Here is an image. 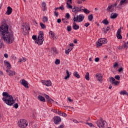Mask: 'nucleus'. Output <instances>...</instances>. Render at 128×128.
<instances>
[{"instance_id": "nucleus-51", "label": "nucleus", "mask_w": 128, "mask_h": 128, "mask_svg": "<svg viewBox=\"0 0 128 128\" xmlns=\"http://www.w3.org/2000/svg\"><path fill=\"white\" fill-rule=\"evenodd\" d=\"M94 60H95V62H100V58H95Z\"/></svg>"}, {"instance_id": "nucleus-35", "label": "nucleus", "mask_w": 128, "mask_h": 128, "mask_svg": "<svg viewBox=\"0 0 128 128\" xmlns=\"http://www.w3.org/2000/svg\"><path fill=\"white\" fill-rule=\"evenodd\" d=\"M66 8H72V6L68 2H66Z\"/></svg>"}, {"instance_id": "nucleus-55", "label": "nucleus", "mask_w": 128, "mask_h": 128, "mask_svg": "<svg viewBox=\"0 0 128 128\" xmlns=\"http://www.w3.org/2000/svg\"><path fill=\"white\" fill-rule=\"evenodd\" d=\"M90 24L89 22H87L86 24H84V26L86 27V28H88V26H90Z\"/></svg>"}, {"instance_id": "nucleus-62", "label": "nucleus", "mask_w": 128, "mask_h": 128, "mask_svg": "<svg viewBox=\"0 0 128 128\" xmlns=\"http://www.w3.org/2000/svg\"><path fill=\"white\" fill-rule=\"evenodd\" d=\"M44 96H45L46 98V100H48V98H50V96L47 95V94H44Z\"/></svg>"}, {"instance_id": "nucleus-31", "label": "nucleus", "mask_w": 128, "mask_h": 128, "mask_svg": "<svg viewBox=\"0 0 128 128\" xmlns=\"http://www.w3.org/2000/svg\"><path fill=\"white\" fill-rule=\"evenodd\" d=\"M2 48H4V42L2 40H0V50H2Z\"/></svg>"}, {"instance_id": "nucleus-64", "label": "nucleus", "mask_w": 128, "mask_h": 128, "mask_svg": "<svg viewBox=\"0 0 128 128\" xmlns=\"http://www.w3.org/2000/svg\"><path fill=\"white\" fill-rule=\"evenodd\" d=\"M9 62H8V60H4V64H7Z\"/></svg>"}, {"instance_id": "nucleus-48", "label": "nucleus", "mask_w": 128, "mask_h": 128, "mask_svg": "<svg viewBox=\"0 0 128 128\" xmlns=\"http://www.w3.org/2000/svg\"><path fill=\"white\" fill-rule=\"evenodd\" d=\"M110 6L112 8H114V6H118V3L116 2L114 4H111Z\"/></svg>"}, {"instance_id": "nucleus-30", "label": "nucleus", "mask_w": 128, "mask_h": 128, "mask_svg": "<svg viewBox=\"0 0 128 128\" xmlns=\"http://www.w3.org/2000/svg\"><path fill=\"white\" fill-rule=\"evenodd\" d=\"M128 48V46H126V43L125 42L124 44L122 45L121 48H119V50H122V48Z\"/></svg>"}, {"instance_id": "nucleus-10", "label": "nucleus", "mask_w": 128, "mask_h": 128, "mask_svg": "<svg viewBox=\"0 0 128 128\" xmlns=\"http://www.w3.org/2000/svg\"><path fill=\"white\" fill-rule=\"evenodd\" d=\"M42 84L46 86H52V82L50 80H42Z\"/></svg>"}, {"instance_id": "nucleus-52", "label": "nucleus", "mask_w": 128, "mask_h": 128, "mask_svg": "<svg viewBox=\"0 0 128 128\" xmlns=\"http://www.w3.org/2000/svg\"><path fill=\"white\" fill-rule=\"evenodd\" d=\"M110 30V26H107V28L106 29V32H108Z\"/></svg>"}, {"instance_id": "nucleus-45", "label": "nucleus", "mask_w": 128, "mask_h": 128, "mask_svg": "<svg viewBox=\"0 0 128 128\" xmlns=\"http://www.w3.org/2000/svg\"><path fill=\"white\" fill-rule=\"evenodd\" d=\"M6 66L8 68L9 70L12 68V66H10V62H8Z\"/></svg>"}, {"instance_id": "nucleus-27", "label": "nucleus", "mask_w": 128, "mask_h": 128, "mask_svg": "<svg viewBox=\"0 0 128 128\" xmlns=\"http://www.w3.org/2000/svg\"><path fill=\"white\" fill-rule=\"evenodd\" d=\"M85 78L86 80H90V73H88V72L86 73Z\"/></svg>"}, {"instance_id": "nucleus-28", "label": "nucleus", "mask_w": 128, "mask_h": 128, "mask_svg": "<svg viewBox=\"0 0 128 128\" xmlns=\"http://www.w3.org/2000/svg\"><path fill=\"white\" fill-rule=\"evenodd\" d=\"M88 20H90V22H92V20L94 19V16H92V14L88 16Z\"/></svg>"}, {"instance_id": "nucleus-34", "label": "nucleus", "mask_w": 128, "mask_h": 128, "mask_svg": "<svg viewBox=\"0 0 128 128\" xmlns=\"http://www.w3.org/2000/svg\"><path fill=\"white\" fill-rule=\"evenodd\" d=\"M40 26L42 29L46 28V26L42 22H40Z\"/></svg>"}, {"instance_id": "nucleus-43", "label": "nucleus", "mask_w": 128, "mask_h": 128, "mask_svg": "<svg viewBox=\"0 0 128 128\" xmlns=\"http://www.w3.org/2000/svg\"><path fill=\"white\" fill-rule=\"evenodd\" d=\"M86 124H88V126H90V128H92V126L94 127V124H92V123L87 122V123H86Z\"/></svg>"}, {"instance_id": "nucleus-56", "label": "nucleus", "mask_w": 128, "mask_h": 128, "mask_svg": "<svg viewBox=\"0 0 128 128\" xmlns=\"http://www.w3.org/2000/svg\"><path fill=\"white\" fill-rule=\"evenodd\" d=\"M57 22H58V24H60V22H62V20H60V18H58V19L57 20Z\"/></svg>"}, {"instance_id": "nucleus-49", "label": "nucleus", "mask_w": 128, "mask_h": 128, "mask_svg": "<svg viewBox=\"0 0 128 128\" xmlns=\"http://www.w3.org/2000/svg\"><path fill=\"white\" fill-rule=\"evenodd\" d=\"M124 70V68H120L119 69H118V72H122Z\"/></svg>"}, {"instance_id": "nucleus-22", "label": "nucleus", "mask_w": 128, "mask_h": 128, "mask_svg": "<svg viewBox=\"0 0 128 128\" xmlns=\"http://www.w3.org/2000/svg\"><path fill=\"white\" fill-rule=\"evenodd\" d=\"M66 76L64 77V80H67L70 78V72H68V70H66Z\"/></svg>"}, {"instance_id": "nucleus-58", "label": "nucleus", "mask_w": 128, "mask_h": 128, "mask_svg": "<svg viewBox=\"0 0 128 128\" xmlns=\"http://www.w3.org/2000/svg\"><path fill=\"white\" fill-rule=\"evenodd\" d=\"M64 124H60L58 127V128H64Z\"/></svg>"}, {"instance_id": "nucleus-50", "label": "nucleus", "mask_w": 128, "mask_h": 128, "mask_svg": "<svg viewBox=\"0 0 128 128\" xmlns=\"http://www.w3.org/2000/svg\"><path fill=\"white\" fill-rule=\"evenodd\" d=\"M102 31L103 32H104V34H106L107 33L106 30V28H102Z\"/></svg>"}, {"instance_id": "nucleus-54", "label": "nucleus", "mask_w": 128, "mask_h": 128, "mask_svg": "<svg viewBox=\"0 0 128 128\" xmlns=\"http://www.w3.org/2000/svg\"><path fill=\"white\" fill-rule=\"evenodd\" d=\"M59 10H64V6L62 5L60 7H59Z\"/></svg>"}, {"instance_id": "nucleus-9", "label": "nucleus", "mask_w": 128, "mask_h": 128, "mask_svg": "<svg viewBox=\"0 0 128 128\" xmlns=\"http://www.w3.org/2000/svg\"><path fill=\"white\" fill-rule=\"evenodd\" d=\"M54 122L56 124H60V122H62V119L60 118V117L58 116H55L54 118Z\"/></svg>"}, {"instance_id": "nucleus-39", "label": "nucleus", "mask_w": 128, "mask_h": 128, "mask_svg": "<svg viewBox=\"0 0 128 128\" xmlns=\"http://www.w3.org/2000/svg\"><path fill=\"white\" fill-rule=\"evenodd\" d=\"M67 30L68 32H72V26H67Z\"/></svg>"}, {"instance_id": "nucleus-6", "label": "nucleus", "mask_w": 128, "mask_h": 128, "mask_svg": "<svg viewBox=\"0 0 128 128\" xmlns=\"http://www.w3.org/2000/svg\"><path fill=\"white\" fill-rule=\"evenodd\" d=\"M108 43V40H106V38H100L99 39L98 41V42H96V46H102V44H107Z\"/></svg>"}, {"instance_id": "nucleus-37", "label": "nucleus", "mask_w": 128, "mask_h": 128, "mask_svg": "<svg viewBox=\"0 0 128 128\" xmlns=\"http://www.w3.org/2000/svg\"><path fill=\"white\" fill-rule=\"evenodd\" d=\"M72 12H78L76 10V6H74L73 8H72Z\"/></svg>"}, {"instance_id": "nucleus-21", "label": "nucleus", "mask_w": 128, "mask_h": 128, "mask_svg": "<svg viewBox=\"0 0 128 128\" xmlns=\"http://www.w3.org/2000/svg\"><path fill=\"white\" fill-rule=\"evenodd\" d=\"M60 10L59 7L56 8H54L55 12H54V14L55 16H56V18H58V12H56V10Z\"/></svg>"}, {"instance_id": "nucleus-2", "label": "nucleus", "mask_w": 128, "mask_h": 128, "mask_svg": "<svg viewBox=\"0 0 128 128\" xmlns=\"http://www.w3.org/2000/svg\"><path fill=\"white\" fill-rule=\"evenodd\" d=\"M2 96H4V98H2V100H3L4 104H6L7 106H12L16 102V100H14V98H12V96L9 95L8 92H3Z\"/></svg>"}, {"instance_id": "nucleus-14", "label": "nucleus", "mask_w": 128, "mask_h": 128, "mask_svg": "<svg viewBox=\"0 0 128 128\" xmlns=\"http://www.w3.org/2000/svg\"><path fill=\"white\" fill-rule=\"evenodd\" d=\"M12 12V8L10 6H8L7 8V11L6 12V14H8L10 16Z\"/></svg>"}, {"instance_id": "nucleus-25", "label": "nucleus", "mask_w": 128, "mask_h": 128, "mask_svg": "<svg viewBox=\"0 0 128 128\" xmlns=\"http://www.w3.org/2000/svg\"><path fill=\"white\" fill-rule=\"evenodd\" d=\"M82 10H83L84 12L86 14H88L90 12V11L86 8L82 9Z\"/></svg>"}, {"instance_id": "nucleus-33", "label": "nucleus", "mask_w": 128, "mask_h": 128, "mask_svg": "<svg viewBox=\"0 0 128 128\" xmlns=\"http://www.w3.org/2000/svg\"><path fill=\"white\" fill-rule=\"evenodd\" d=\"M116 36L118 40H122V36L120 34H116Z\"/></svg>"}, {"instance_id": "nucleus-44", "label": "nucleus", "mask_w": 128, "mask_h": 128, "mask_svg": "<svg viewBox=\"0 0 128 128\" xmlns=\"http://www.w3.org/2000/svg\"><path fill=\"white\" fill-rule=\"evenodd\" d=\"M70 14L68 13H66V18H70Z\"/></svg>"}, {"instance_id": "nucleus-46", "label": "nucleus", "mask_w": 128, "mask_h": 128, "mask_svg": "<svg viewBox=\"0 0 128 128\" xmlns=\"http://www.w3.org/2000/svg\"><path fill=\"white\" fill-rule=\"evenodd\" d=\"M121 32H122V30H120V28L118 30L116 34H120Z\"/></svg>"}, {"instance_id": "nucleus-40", "label": "nucleus", "mask_w": 128, "mask_h": 128, "mask_svg": "<svg viewBox=\"0 0 128 128\" xmlns=\"http://www.w3.org/2000/svg\"><path fill=\"white\" fill-rule=\"evenodd\" d=\"M48 17H46V16H44V18H43V22H48Z\"/></svg>"}, {"instance_id": "nucleus-3", "label": "nucleus", "mask_w": 128, "mask_h": 128, "mask_svg": "<svg viewBox=\"0 0 128 128\" xmlns=\"http://www.w3.org/2000/svg\"><path fill=\"white\" fill-rule=\"evenodd\" d=\"M32 38L35 40V43L37 44L38 46H42V42H44V32L40 31L39 32V34L38 38L36 35H33L32 36Z\"/></svg>"}, {"instance_id": "nucleus-36", "label": "nucleus", "mask_w": 128, "mask_h": 128, "mask_svg": "<svg viewBox=\"0 0 128 128\" xmlns=\"http://www.w3.org/2000/svg\"><path fill=\"white\" fill-rule=\"evenodd\" d=\"M60 64V59H56L55 60V64Z\"/></svg>"}, {"instance_id": "nucleus-20", "label": "nucleus", "mask_w": 128, "mask_h": 128, "mask_svg": "<svg viewBox=\"0 0 128 128\" xmlns=\"http://www.w3.org/2000/svg\"><path fill=\"white\" fill-rule=\"evenodd\" d=\"M120 94L122 96H124V94L126 96H128V92H126V90L120 91Z\"/></svg>"}, {"instance_id": "nucleus-24", "label": "nucleus", "mask_w": 128, "mask_h": 128, "mask_svg": "<svg viewBox=\"0 0 128 128\" xmlns=\"http://www.w3.org/2000/svg\"><path fill=\"white\" fill-rule=\"evenodd\" d=\"M49 34L53 38H56V34L52 31H50Z\"/></svg>"}, {"instance_id": "nucleus-53", "label": "nucleus", "mask_w": 128, "mask_h": 128, "mask_svg": "<svg viewBox=\"0 0 128 128\" xmlns=\"http://www.w3.org/2000/svg\"><path fill=\"white\" fill-rule=\"evenodd\" d=\"M58 114H59V116H62V111H58Z\"/></svg>"}, {"instance_id": "nucleus-23", "label": "nucleus", "mask_w": 128, "mask_h": 128, "mask_svg": "<svg viewBox=\"0 0 128 128\" xmlns=\"http://www.w3.org/2000/svg\"><path fill=\"white\" fill-rule=\"evenodd\" d=\"M102 22L106 26H108V24H110V22H108V19H106V18L104 19L102 21Z\"/></svg>"}, {"instance_id": "nucleus-16", "label": "nucleus", "mask_w": 128, "mask_h": 128, "mask_svg": "<svg viewBox=\"0 0 128 128\" xmlns=\"http://www.w3.org/2000/svg\"><path fill=\"white\" fill-rule=\"evenodd\" d=\"M110 18H112V19L116 18H118V14L116 13L111 14Z\"/></svg>"}, {"instance_id": "nucleus-7", "label": "nucleus", "mask_w": 128, "mask_h": 128, "mask_svg": "<svg viewBox=\"0 0 128 128\" xmlns=\"http://www.w3.org/2000/svg\"><path fill=\"white\" fill-rule=\"evenodd\" d=\"M84 20V16L82 14H80L78 16H77L76 17L74 16V18L73 20L76 22H80Z\"/></svg>"}, {"instance_id": "nucleus-59", "label": "nucleus", "mask_w": 128, "mask_h": 128, "mask_svg": "<svg viewBox=\"0 0 128 128\" xmlns=\"http://www.w3.org/2000/svg\"><path fill=\"white\" fill-rule=\"evenodd\" d=\"M68 114H66L62 112V116H64V118H66Z\"/></svg>"}, {"instance_id": "nucleus-11", "label": "nucleus", "mask_w": 128, "mask_h": 128, "mask_svg": "<svg viewBox=\"0 0 128 128\" xmlns=\"http://www.w3.org/2000/svg\"><path fill=\"white\" fill-rule=\"evenodd\" d=\"M21 84H22V86H24V88H28V82L26 80H22Z\"/></svg>"}, {"instance_id": "nucleus-47", "label": "nucleus", "mask_w": 128, "mask_h": 128, "mask_svg": "<svg viewBox=\"0 0 128 128\" xmlns=\"http://www.w3.org/2000/svg\"><path fill=\"white\" fill-rule=\"evenodd\" d=\"M14 107L15 108H18V103H16L14 104Z\"/></svg>"}, {"instance_id": "nucleus-1", "label": "nucleus", "mask_w": 128, "mask_h": 128, "mask_svg": "<svg viewBox=\"0 0 128 128\" xmlns=\"http://www.w3.org/2000/svg\"><path fill=\"white\" fill-rule=\"evenodd\" d=\"M0 36L7 44H12L14 40V33L12 31L8 30V25L6 22H4L0 26Z\"/></svg>"}, {"instance_id": "nucleus-18", "label": "nucleus", "mask_w": 128, "mask_h": 128, "mask_svg": "<svg viewBox=\"0 0 128 128\" xmlns=\"http://www.w3.org/2000/svg\"><path fill=\"white\" fill-rule=\"evenodd\" d=\"M42 6L44 12L46 10V4L44 2H42Z\"/></svg>"}, {"instance_id": "nucleus-29", "label": "nucleus", "mask_w": 128, "mask_h": 128, "mask_svg": "<svg viewBox=\"0 0 128 128\" xmlns=\"http://www.w3.org/2000/svg\"><path fill=\"white\" fill-rule=\"evenodd\" d=\"M72 50V48L71 49L70 48H68L67 50H66L65 54H68Z\"/></svg>"}, {"instance_id": "nucleus-12", "label": "nucleus", "mask_w": 128, "mask_h": 128, "mask_svg": "<svg viewBox=\"0 0 128 128\" xmlns=\"http://www.w3.org/2000/svg\"><path fill=\"white\" fill-rule=\"evenodd\" d=\"M96 76L98 82H102V74H96Z\"/></svg>"}, {"instance_id": "nucleus-60", "label": "nucleus", "mask_w": 128, "mask_h": 128, "mask_svg": "<svg viewBox=\"0 0 128 128\" xmlns=\"http://www.w3.org/2000/svg\"><path fill=\"white\" fill-rule=\"evenodd\" d=\"M118 66V64L116 62H115L114 64V68H116Z\"/></svg>"}, {"instance_id": "nucleus-13", "label": "nucleus", "mask_w": 128, "mask_h": 128, "mask_svg": "<svg viewBox=\"0 0 128 128\" xmlns=\"http://www.w3.org/2000/svg\"><path fill=\"white\" fill-rule=\"evenodd\" d=\"M6 72L8 74V76H14V74H16V72L10 70H6Z\"/></svg>"}, {"instance_id": "nucleus-15", "label": "nucleus", "mask_w": 128, "mask_h": 128, "mask_svg": "<svg viewBox=\"0 0 128 128\" xmlns=\"http://www.w3.org/2000/svg\"><path fill=\"white\" fill-rule=\"evenodd\" d=\"M30 30V25L28 24L24 28V31L26 32H28Z\"/></svg>"}, {"instance_id": "nucleus-8", "label": "nucleus", "mask_w": 128, "mask_h": 128, "mask_svg": "<svg viewBox=\"0 0 128 128\" xmlns=\"http://www.w3.org/2000/svg\"><path fill=\"white\" fill-rule=\"evenodd\" d=\"M108 79L109 82L114 86H118L120 84V81H116V79L114 77L109 78Z\"/></svg>"}, {"instance_id": "nucleus-4", "label": "nucleus", "mask_w": 128, "mask_h": 128, "mask_svg": "<svg viewBox=\"0 0 128 128\" xmlns=\"http://www.w3.org/2000/svg\"><path fill=\"white\" fill-rule=\"evenodd\" d=\"M18 126L19 128H26L28 126V122H26V120L24 119L20 120L18 122Z\"/></svg>"}, {"instance_id": "nucleus-63", "label": "nucleus", "mask_w": 128, "mask_h": 128, "mask_svg": "<svg viewBox=\"0 0 128 128\" xmlns=\"http://www.w3.org/2000/svg\"><path fill=\"white\" fill-rule=\"evenodd\" d=\"M67 2H70V4H72V0H68Z\"/></svg>"}, {"instance_id": "nucleus-41", "label": "nucleus", "mask_w": 128, "mask_h": 128, "mask_svg": "<svg viewBox=\"0 0 128 128\" xmlns=\"http://www.w3.org/2000/svg\"><path fill=\"white\" fill-rule=\"evenodd\" d=\"M126 0H121L120 2V4L122 6V4H124V2H126Z\"/></svg>"}, {"instance_id": "nucleus-26", "label": "nucleus", "mask_w": 128, "mask_h": 128, "mask_svg": "<svg viewBox=\"0 0 128 128\" xmlns=\"http://www.w3.org/2000/svg\"><path fill=\"white\" fill-rule=\"evenodd\" d=\"M73 76L77 78H80V74H78V72H74Z\"/></svg>"}, {"instance_id": "nucleus-57", "label": "nucleus", "mask_w": 128, "mask_h": 128, "mask_svg": "<svg viewBox=\"0 0 128 128\" xmlns=\"http://www.w3.org/2000/svg\"><path fill=\"white\" fill-rule=\"evenodd\" d=\"M4 56L6 58H8V54H4Z\"/></svg>"}, {"instance_id": "nucleus-42", "label": "nucleus", "mask_w": 128, "mask_h": 128, "mask_svg": "<svg viewBox=\"0 0 128 128\" xmlns=\"http://www.w3.org/2000/svg\"><path fill=\"white\" fill-rule=\"evenodd\" d=\"M76 10H77V12H82L81 8L80 6H78V7H76Z\"/></svg>"}, {"instance_id": "nucleus-38", "label": "nucleus", "mask_w": 128, "mask_h": 128, "mask_svg": "<svg viewBox=\"0 0 128 128\" xmlns=\"http://www.w3.org/2000/svg\"><path fill=\"white\" fill-rule=\"evenodd\" d=\"M114 78H116V80H120V76L118 75H116L114 76Z\"/></svg>"}, {"instance_id": "nucleus-61", "label": "nucleus", "mask_w": 128, "mask_h": 128, "mask_svg": "<svg viewBox=\"0 0 128 128\" xmlns=\"http://www.w3.org/2000/svg\"><path fill=\"white\" fill-rule=\"evenodd\" d=\"M52 52H56V49L55 48H52Z\"/></svg>"}, {"instance_id": "nucleus-32", "label": "nucleus", "mask_w": 128, "mask_h": 128, "mask_svg": "<svg viewBox=\"0 0 128 128\" xmlns=\"http://www.w3.org/2000/svg\"><path fill=\"white\" fill-rule=\"evenodd\" d=\"M112 6H109L108 8H106V10L108 12H112V10H110L112 9Z\"/></svg>"}, {"instance_id": "nucleus-17", "label": "nucleus", "mask_w": 128, "mask_h": 128, "mask_svg": "<svg viewBox=\"0 0 128 128\" xmlns=\"http://www.w3.org/2000/svg\"><path fill=\"white\" fill-rule=\"evenodd\" d=\"M72 28L76 30L80 28V26L76 24V22L73 23Z\"/></svg>"}, {"instance_id": "nucleus-19", "label": "nucleus", "mask_w": 128, "mask_h": 128, "mask_svg": "<svg viewBox=\"0 0 128 128\" xmlns=\"http://www.w3.org/2000/svg\"><path fill=\"white\" fill-rule=\"evenodd\" d=\"M38 100H40V102H46V98H44V96L40 95H39L38 96Z\"/></svg>"}, {"instance_id": "nucleus-5", "label": "nucleus", "mask_w": 128, "mask_h": 128, "mask_svg": "<svg viewBox=\"0 0 128 128\" xmlns=\"http://www.w3.org/2000/svg\"><path fill=\"white\" fill-rule=\"evenodd\" d=\"M96 124H97L98 126L100 128H104V125L106 124V120H104L102 118H100V120H98L96 122Z\"/></svg>"}]
</instances>
